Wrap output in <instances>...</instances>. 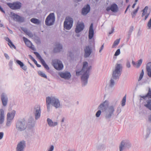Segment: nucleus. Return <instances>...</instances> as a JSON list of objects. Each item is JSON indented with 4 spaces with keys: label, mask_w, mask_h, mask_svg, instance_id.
<instances>
[{
    "label": "nucleus",
    "mask_w": 151,
    "mask_h": 151,
    "mask_svg": "<svg viewBox=\"0 0 151 151\" xmlns=\"http://www.w3.org/2000/svg\"><path fill=\"white\" fill-rule=\"evenodd\" d=\"M46 103L47 111L49 112L50 111V104H51L50 97L48 96L47 97L46 99Z\"/></svg>",
    "instance_id": "bb28decb"
},
{
    "label": "nucleus",
    "mask_w": 151,
    "mask_h": 151,
    "mask_svg": "<svg viewBox=\"0 0 151 151\" xmlns=\"http://www.w3.org/2000/svg\"><path fill=\"white\" fill-rule=\"evenodd\" d=\"M147 26L149 28V29H150L151 28V18L148 21L147 24Z\"/></svg>",
    "instance_id": "de8ad7c7"
},
{
    "label": "nucleus",
    "mask_w": 151,
    "mask_h": 151,
    "mask_svg": "<svg viewBox=\"0 0 151 151\" xmlns=\"http://www.w3.org/2000/svg\"><path fill=\"white\" fill-rule=\"evenodd\" d=\"M82 73H84V72L82 71V69L81 70V71H76V75L77 76H78L80 75H82Z\"/></svg>",
    "instance_id": "49530a36"
},
{
    "label": "nucleus",
    "mask_w": 151,
    "mask_h": 151,
    "mask_svg": "<svg viewBox=\"0 0 151 151\" xmlns=\"http://www.w3.org/2000/svg\"><path fill=\"white\" fill-rule=\"evenodd\" d=\"M22 30L25 33V32L26 33L28 31L27 29L25 28H23V29H22Z\"/></svg>",
    "instance_id": "338daca9"
},
{
    "label": "nucleus",
    "mask_w": 151,
    "mask_h": 151,
    "mask_svg": "<svg viewBox=\"0 0 151 151\" xmlns=\"http://www.w3.org/2000/svg\"><path fill=\"white\" fill-rule=\"evenodd\" d=\"M139 97H140V99L139 100L140 102H141L142 100H147V98H148L147 96V94L145 96H141L140 95Z\"/></svg>",
    "instance_id": "f704fd0d"
},
{
    "label": "nucleus",
    "mask_w": 151,
    "mask_h": 151,
    "mask_svg": "<svg viewBox=\"0 0 151 151\" xmlns=\"http://www.w3.org/2000/svg\"><path fill=\"white\" fill-rule=\"evenodd\" d=\"M143 75L140 74L139 78L138 80V81H140L142 78Z\"/></svg>",
    "instance_id": "bf43d9fd"
},
{
    "label": "nucleus",
    "mask_w": 151,
    "mask_h": 151,
    "mask_svg": "<svg viewBox=\"0 0 151 151\" xmlns=\"http://www.w3.org/2000/svg\"><path fill=\"white\" fill-rule=\"evenodd\" d=\"M25 33L29 36H31L32 35V33L29 32H28V31L27 32V33L25 32Z\"/></svg>",
    "instance_id": "0e129e2a"
},
{
    "label": "nucleus",
    "mask_w": 151,
    "mask_h": 151,
    "mask_svg": "<svg viewBox=\"0 0 151 151\" xmlns=\"http://www.w3.org/2000/svg\"><path fill=\"white\" fill-rule=\"evenodd\" d=\"M120 53V49H118L115 52L114 55L115 56H117L119 55Z\"/></svg>",
    "instance_id": "c03bdc74"
},
{
    "label": "nucleus",
    "mask_w": 151,
    "mask_h": 151,
    "mask_svg": "<svg viewBox=\"0 0 151 151\" xmlns=\"http://www.w3.org/2000/svg\"><path fill=\"white\" fill-rule=\"evenodd\" d=\"M84 57L87 58L90 55L92 52V49L89 46H86L84 49Z\"/></svg>",
    "instance_id": "aec40b11"
},
{
    "label": "nucleus",
    "mask_w": 151,
    "mask_h": 151,
    "mask_svg": "<svg viewBox=\"0 0 151 151\" xmlns=\"http://www.w3.org/2000/svg\"><path fill=\"white\" fill-rule=\"evenodd\" d=\"M96 148L98 150H102L104 148V145L103 144H100L97 146Z\"/></svg>",
    "instance_id": "ea45409f"
},
{
    "label": "nucleus",
    "mask_w": 151,
    "mask_h": 151,
    "mask_svg": "<svg viewBox=\"0 0 151 151\" xmlns=\"http://www.w3.org/2000/svg\"><path fill=\"white\" fill-rule=\"evenodd\" d=\"M16 62L20 66V67L24 71H26L27 69V67L20 60H17Z\"/></svg>",
    "instance_id": "a878e982"
},
{
    "label": "nucleus",
    "mask_w": 151,
    "mask_h": 151,
    "mask_svg": "<svg viewBox=\"0 0 151 151\" xmlns=\"http://www.w3.org/2000/svg\"><path fill=\"white\" fill-rule=\"evenodd\" d=\"M8 45L11 48L13 47L14 49H16V47L14 45L13 43L11 41L9 43H8Z\"/></svg>",
    "instance_id": "79ce46f5"
},
{
    "label": "nucleus",
    "mask_w": 151,
    "mask_h": 151,
    "mask_svg": "<svg viewBox=\"0 0 151 151\" xmlns=\"http://www.w3.org/2000/svg\"><path fill=\"white\" fill-rule=\"evenodd\" d=\"M144 106L147 109L151 111V99H149L147 100L145 102H144Z\"/></svg>",
    "instance_id": "393cba45"
},
{
    "label": "nucleus",
    "mask_w": 151,
    "mask_h": 151,
    "mask_svg": "<svg viewBox=\"0 0 151 151\" xmlns=\"http://www.w3.org/2000/svg\"><path fill=\"white\" fill-rule=\"evenodd\" d=\"M148 9V7L147 6H145L144 9L142 11H145L147 12V10Z\"/></svg>",
    "instance_id": "603ef678"
},
{
    "label": "nucleus",
    "mask_w": 151,
    "mask_h": 151,
    "mask_svg": "<svg viewBox=\"0 0 151 151\" xmlns=\"http://www.w3.org/2000/svg\"><path fill=\"white\" fill-rule=\"evenodd\" d=\"M118 7L117 5L115 3H114L111 5L110 6L107 7L106 10L107 12L111 10L114 12H116L118 11Z\"/></svg>",
    "instance_id": "dca6fc26"
},
{
    "label": "nucleus",
    "mask_w": 151,
    "mask_h": 151,
    "mask_svg": "<svg viewBox=\"0 0 151 151\" xmlns=\"http://www.w3.org/2000/svg\"><path fill=\"white\" fill-rule=\"evenodd\" d=\"M101 112V110H99L97 111L96 114V116L97 117H99L100 116Z\"/></svg>",
    "instance_id": "37998d69"
},
{
    "label": "nucleus",
    "mask_w": 151,
    "mask_h": 151,
    "mask_svg": "<svg viewBox=\"0 0 151 151\" xmlns=\"http://www.w3.org/2000/svg\"><path fill=\"white\" fill-rule=\"evenodd\" d=\"M114 27H112L111 28V32H109V35H111V34H112L113 32H114Z\"/></svg>",
    "instance_id": "13d9d810"
},
{
    "label": "nucleus",
    "mask_w": 151,
    "mask_h": 151,
    "mask_svg": "<svg viewBox=\"0 0 151 151\" xmlns=\"http://www.w3.org/2000/svg\"><path fill=\"white\" fill-rule=\"evenodd\" d=\"M90 5L88 4L86 7H84L82 9L81 13L83 15H86L90 11Z\"/></svg>",
    "instance_id": "412c9836"
},
{
    "label": "nucleus",
    "mask_w": 151,
    "mask_h": 151,
    "mask_svg": "<svg viewBox=\"0 0 151 151\" xmlns=\"http://www.w3.org/2000/svg\"><path fill=\"white\" fill-rule=\"evenodd\" d=\"M38 74L40 76L42 77L45 78H47V76L41 71H39L38 72Z\"/></svg>",
    "instance_id": "c9c22d12"
},
{
    "label": "nucleus",
    "mask_w": 151,
    "mask_h": 151,
    "mask_svg": "<svg viewBox=\"0 0 151 151\" xmlns=\"http://www.w3.org/2000/svg\"><path fill=\"white\" fill-rule=\"evenodd\" d=\"M146 69L148 76L151 78V62L147 63L146 66Z\"/></svg>",
    "instance_id": "b1692460"
},
{
    "label": "nucleus",
    "mask_w": 151,
    "mask_h": 151,
    "mask_svg": "<svg viewBox=\"0 0 151 151\" xmlns=\"http://www.w3.org/2000/svg\"><path fill=\"white\" fill-rule=\"evenodd\" d=\"M92 68L91 66H88V64L87 62L85 61L83 63L82 71L84 72L81 77L82 85L83 87L86 86L88 81V79L90 75V72Z\"/></svg>",
    "instance_id": "7ed1b4c3"
},
{
    "label": "nucleus",
    "mask_w": 151,
    "mask_h": 151,
    "mask_svg": "<svg viewBox=\"0 0 151 151\" xmlns=\"http://www.w3.org/2000/svg\"><path fill=\"white\" fill-rule=\"evenodd\" d=\"M55 17L54 13H50L46 17L45 20V24L47 26H50L53 25L55 22Z\"/></svg>",
    "instance_id": "0eeeda50"
},
{
    "label": "nucleus",
    "mask_w": 151,
    "mask_h": 151,
    "mask_svg": "<svg viewBox=\"0 0 151 151\" xmlns=\"http://www.w3.org/2000/svg\"><path fill=\"white\" fill-rule=\"evenodd\" d=\"M131 147V144L130 141L127 140H122L119 146V151L128 150Z\"/></svg>",
    "instance_id": "39448f33"
},
{
    "label": "nucleus",
    "mask_w": 151,
    "mask_h": 151,
    "mask_svg": "<svg viewBox=\"0 0 151 151\" xmlns=\"http://www.w3.org/2000/svg\"><path fill=\"white\" fill-rule=\"evenodd\" d=\"M25 147V142L24 140L21 141L17 145L16 151H24Z\"/></svg>",
    "instance_id": "4468645a"
},
{
    "label": "nucleus",
    "mask_w": 151,
    "mask_h": 151,
    "mask_svg": "<svg viewBox=\"0 0 151 151\" xmlns=\"http://www.w3.org/2000/svg\"><path fill=\"white\" fill-rule=\"evenodd\" d=\"M150 14V12L149 13H147L146 15L145 16L144 18V20H145L148 17Z\"/></svg>",
    "instance_id": "5fc2aeb1"
},
{
    "label": "nucleus",
    "mask_w": 151,
    "mask_h": 151,
    "mask_svg": "<svg viewBox=\"0 0 151 151\" xmlns=\"http://www.w3.org/2000/svg\"><path fill=\"white\" fill-rule=\"evenodd\" d=\"M5 40L6 41L8 42L9 43L11 42V41L8 37H6Z\"/></svg>",
    "instance_id": "680f3d73"
},
{
    "label": "nucleus",
    "mask_w": 151,
    "mask_h": 151,
    "mask_svg": "<svg viewBox=\"0 0 151 151\" xmlns=\"http://www.w3.org/2000/svg\"><path fill=\"white\" fill-rule=\"evenodd\" d=\"M136 65L137 68H139L141 65H140L138 63H136Z\"/></svg>",
    "instance_id": "69168bd1"
},
{
    "label": "nucleus",
    "mask_w": 151,
    "mask_h": 151,
    "mask_svg": "<svg viewBox=\"0 0 151 151\" xmlns=\"http://www.w3.org/2000/svg\"><path fill=\"white\" fill-rule=\"evenodd\" d=\"M51 105L56 108H59L60 107V102L59 99L55 97H50Z\"/></svg>",
    "instance_id": "9d476101"
},
{
    "label": "nucleus",
    "mask_w": 151,
    "mask_h": 151,
    "mask_svg": "<svg viewBox=\"0 0 151 151\" xmlns=\"http://www.w3.org/2000/svg\"><path fill=\"white\" fill-rule=\"evenodd\" d=\"M134 29L133 26H131L129 28V29L128 32V35L129 37H130L132 34V33Z\"/></svg>",
    "instance_id": "e433bc0d"
},
{
    "label": "nucleus",
    "mask_w": 151,
    "mask_h": 151,
    "mask_svg": "<svg viewBox=\"0 0 151 151\" xmlns=\"http://www.w3.org/2000/svg\"><path fill=\"white\" fill-rule=\"evenodd\" d=\"M120 40V39H117L114 42L112 47V48H114L116 46L118 45Z\"/></svg>",
    "instance_id": "7c9ffc66"
},
{
    "label": "nucleus",
    "mask_w": 151,
    "mask_h": 151,
    "mask_svg": "<svg viewBox=\"0 0 151 151\" xmlns=\"http://www.w3.org/2000/svg\"><path fill=\"white\" fill-rule=\"evenodd\" d=\"M84 28V25L83 23L78 24L75 29V32L76 33H79L82 31Z\"/></svg>",
    "instance_id": "6ab92c4d"
},
{
    "label": "nucleus",
    "mask_w": 151,
    "mask_h": 151,
    "mask_svg": "<svg viewBox=\"0 0 151 151\" xmlns=\"http://www.w3.org/2000/svg\"><path fill=\"white\" fill-rule=\"evenodd\" d=\"M126 101V96H124L122 101V106H124L125 104Z\"/></svg>",
    "instance_id": "58836bf2"
},
{
    "label": "nucleus",
    "mask_w": 151,
    "mask_h": 151,
    "mask_svg": "<svg viewBox=\"0 0 151 151\" xmlns=\"http://www.w3.org/2000/svg\"><path fill=\"white\" fill-rule=\"evenodd\" d=\"M1 99L3 105L6 106L7 104L8 98L7 95L5 93H2L1 95Z\"/></svg>",
    "instance_id": "f3484780"
},
{
    "label": "nucleus",
    "mask_w": 151,
    "mask_h": 151,
    "mask_svg": "<svg viewBox=\"0 0 151 151\" xmlns=\"http://www.w3.org/2000/svg\"><path fill=\"white\" fill-rule=\"evenodd\" d=\"M7 5L10 8L13 10L19 9L22 6L21 3L18 1L14 2L13 3H8Z\"/></svg>",
    "instance_id": "1a4fd4ad"
},
{
    "label": "nucleus",
    "mask_w": 151,
    "mask_h": 151,
    "mask_svg": "<svg viewBox=\"0 0 151 151\" xmlns=\"http://www.w3.org/2000/svg\"><path fill=\"white\" fill-rule=\"evenodd\" d=\"M0 11H1L2 12L5 13V11L3 10V8L1 7V6L0 5Z\"/></svg>",
    "instance_id": "052dcab7"
},
{
    "label": "nucleus",
    "mask_w": 151,
    "mask_h": 151,
    "mask_svg": "<svg viewBox=\"0 0 151 151\" xmlns=\"http://www.w3.org/2000/svg\"><path fill=\"white\" fill-rule=\"evenodd\" d=\"M67 55L68 57H70L71 59L73 57V52L71 51H69L68 52Z\"/></svg>",
    "instance_id": "4c0bfd02"
},
{
    "label": "nucleus",
    "mask_w": 151,
    "mask_h": 151,
    "mask_svg": "<svg viewBox=\"0 0 151 151\" xmlns=\"http://www.w3.org/2000/svg\"><path fill=\"white\" fill-rule=\"evenodd\" d=\"M121 109L120 107H118L117 108L116 112L117 113V116L121 112Z\"/></svg>",
    "instance_id": "a18cd8bd"
},
{
    "label": "nucleus",
    "mask_w": 151,
    "mask_h": 151,
    "mask_svg": "<svg viewBox=\"0 0 151 151\" xmlns=\"http://www.w3.org/2000/svg\"><path fill=\"white\" fill-rule=\"evenodd\" d=\"M26 122L24 119L18 120L16 123V127L18 131H22L27 128Z\"/></svg>",
    "instance_id": "20e7f679"
},
{
    "label": "nucleus",
    "mask_w": 151,
    "mask_h": 151,
    "mask_svg": "<svg viewBox=\"0 0 151 151\" xmlns=\"http://www.w3.org/2000/svg\"><path fill=\"white\" fill-rule=\"evenodd\" d=\"M142 14L141 17H143L146 14L147 12L145 11H142Z\"/></svg>",
    "instance_id": "4d7b16f0"
},
{
    "label": "nucleus",
    "mask_w": 151,
    "mask_h": 151,
    "mask_svg": "<svg viewBox=\"0 0 151 151\" xmlns=\"http://www.w3.org/2000/svg\"><path fill=\"white\" fill-rule=\"evenodd\" d=\"M41 112V111L40 106L39 105L35 106L34 109L33 113L35 115V119L37 120L40 118Z\"/></svg>",
    "instance_id": "9b49d317"
},
{
    "label": "nucleus",
    "mask_w": 151,
    "mask_h": 151,
    "mask_svg": "<svg viewBox=\"0 0 151 151\" xmlns=\"http://www.w3.org/2000/svg\"><path fill=\"white\" fill-rule=\"evenodd\" d=\"M93 24L91 23L90 25L88 32V38L91 39L94 35V31L93 28Z\"/></svg>",
    "instance_id": "a211bd4d"
},
{
    "label": "nucleus",
    "mask_w": 151,
    "mask_h": 151,
    "mask_svg": "<svg viewBox=\"0 0 151 151\" xmlns=\"http://www.w3.org/2000/svg\"><path fill=\"white\" fill-rule=\"evenodd\" d=\"M47 121L49 126L50 127H54L58 125L57 122H53L52 120L49 118H47Z\"/></svg>",
    "instance_id": "cd10ccee"
},
{
    "label": "nucleus",
    "mask_w": 151,
    "mask_h": 151,
    "mask_svg": "<svg viewBox=\"0 0 151 151\" xmlns=\"http://www.w3.org/2000/svg\"><path fill=\"white\" fill-rule=\"evenodd\" d=\"M34 53L36 55V57L40 60V62L43 60L38 52H34Z\"/></svg>",
    "instance_id": "473e14b6"
},
{
    "label": "nucleus",
    "mask_w": 151,
    "mask_h": 151,
    "mask_svg": "<svg viewBox=\"0 0 151 151\" xmlns=\"http://www.w3.org/2000/svg\"><path fill=\"white\" fill-rule=\"evenodd\" d=\"M15 112L14 111V112H12V113H8L7 115V122L6 123V125L9 126L11 124V121L13 119L14 116L15 115Z\"/></svg>",
    "instance_id": "f8f14e48"
},
{
    "label": "nucleus",
    "mask_w": 151,
    "mask_h": 151,
    "mask_svg": "<svg viewBox=\"0 0 151 151\" xmlns=\"http://www.w3.org/2000/svg\"><path fill=\"white\" fill-rule=\"evenodd\" d=\"M41 64L47 70H48L49 69V68L48 65L46 64L45 62L43 60H42L41 62H40Z\"/></svg>",
    "instance_id": "2f4dec72"
},
{
    "label": "nucleus",
    "mask_w": 151,
    "mask_h": 151,
    "mask_svg": "<svg viewBox=\"0 0 151 151\" xmlns=\"http://www.w3.org/2000/svg\"><path fill=\"white\" fill-rule=\"evenodd\" d=\"M14 19H16L17 21L19 22H23L24 21V18L14 13L13 15Z\"/></svg>",
    "instance_id": "4be33fe9"
},
{
    "label": "nucleus",
    "mask_w": 151,
    "mask_h": 151,
    "mask_svg": "<svg viewBox=\"0 0 151 151\" xmlns=\"http://www.w3.org/2000/svg\"><path fill=\"white\" fill-rule=\"evenodd\" d=\"M142 62V59H140L138 61V63L140 65H141Z\"/></svg>",
    "instance_id": "e2e57ef3"
},
{
    "label": "nucleus",
    "mask_w": 151,
    "mask_h": 151,
    "mask_svg": "<svg viewBox=\"0 0 151 151\" xmlns=\"http://www.w3.org/2000/svg\"><path fill=\"white\" fill-rule=\"evenodd\" d=\"M55 47L53 49V52L56 53L60 52L63 49V45L59 42H57L55 43Z\"/></svg>",
    "instance_id": "2eb2a0df"
},
{
    "label": "nucleus",
    "mask_w": 151,
    "mask_h": 151,
    "mask_svg": "<svg viewBox=\"0 0 151 151\" xmlns=\"http://www.w3.org/2000/svg\"><path fill=\"white\" fill-rule=\"evenodd\" d=\"M4 56L6 59L8 60L9 59V57L7 54L6 53H4Z\"/></svg>",
    "instance_id": "864d4df0"
},
{
    "label": "nucleus",
    "mask_w": 151,
    "mask_h": 151,
    "mask_svg": "<svg viewBox=\"0 0 151 151\" xmlns=\"http://www.w3.org/2000/svg\"><path fill=\"white\" fill-rule=\"evenodd\" d=\"M4 135V133L3 132H0V139H1Z\"/></svg>",
    "instance_id": "6e6d98bb"
},
{
    "label": "nucleus",
    "mask_w": 151,
    "mask_h": 151,
    "mask_svg": "<svg viewBox=\"0 0 151 151\" xmlns=\"http://www.w3.org/2000/svg\"><path fill=\"white\" fill-rule=\"evenodd\" d=\"M13 61L12 60H10L9 61V66L11 67H12V66L13 65Z\"/></svg>",
    "instance_id": "8fccbe9b"
},
{
    "label": "nucleus",
    "mask_w": 151,
    "mask_h": 151,
    "mask_svg": "<svg viewBox=\"0 0 151 151\" xmlns=\"http://www.w3.org/2000/svg\"><path fill=\"white\" fill-rule=\"evenodd\" d=\"M54 147L53 145H51L48 149V151H52L54 150Z\"/></svg>",
    "instance_id": "09e8293b"
},
{
    "label": "nucleus",
    "mask_w": 151,
    "mask_h": 151,
    "mask_svg": "<svg viewBox=\"0 0 151 151\" xmlns=\"http://www.w3.org/2000/svg\"><path fill=\"white\" fill-rule=\"evenodd\" d=\"M149 121L151 123V114L148 117Z\"/></svg>",
    "instance_id": "774afa93"
},
{
    "label": "nucleus",
    "mask_w": 151,
    "mask_h": 151,
    "mask_svg": "<svg viewBox=\"0 0 151 151\" xmlns=\"http://www.w3.org/2000/svg\"><path fill=\"white\" fill-rule=\"evenodd\" d=\"M109 105L108 101L106 100L100 104L98 107V109L102 110L103 111H106L105 117L106 120L109 121L111 120L112 116L114 115L115 108L114 106L111 105L109 106Z\"/></svg>",
    "instance_id": "f257e3e1"
},
{
    "label": "nucleus",
    "mask_w": 151,
    "mask_h": 151,
    "mask_svg": "<svg viewBox=\"0 0 151 151\" xmlns=\"http://www.w3.org/2000/svg\"><path fill=\"white\" fill-rule=\"evenodd\" d=\"M59 75L62 78L65 80H68L70 79L71 76L70 72L66 71L65 72H61L58 73Z\"/></svg>",
    "instance_id": "ddd939ff"
},
{
    "label": "nucleus",
    "mask_w": 151,
    "mask_h": 151,
    "mask_svg": "<svg viewBox=\"0 0 151 151\" xmlns=\"http://www.w3.org/2000/svg\"><path fill=\"white\" fill-rule=\"evenodd\" d=\"M138 9L139 7H138L136 9L134 10L133 12L131 13V14L132 18H134L135 17L136 14L138 12Z\"/></svg>",
    "instance_id": "72a5a7b5"
},
{
    "label": "nucleus",
    "mask_w": 151,
    "mask_h": 151,
    "mask_svg": "<svg viewBox=\"0 0 151 151\" xmlns=\"http://www.w3.org/2000/svg\"><path fill=\"white\" fill-rule=\"evenodd\" d=\"M23 39L25 44L27 45V47L31 48L33 50H35L36 49L34 47H32L31 45L32 44L31 42L27 38L25 37H23Z\"/></svg>",
    "instance_id": "5701e85b"
},
{
    "label": "nucleus",
    "mask_w": 151,
    "mask_h": 151,
    "mask_svg": "<svg viewBox=\"0 0 151 151\" xmlns=\"http://www.w3.org/2000/svg\"><path fill=\"white\" fill-rule=\"evenodd\" d=\"M30 21L35 24H40L41 23V22L39 19L35 18L31 19H30Z\"/></svg>",
    "instance_id": "c756f323"
},
{
    "label": "nucleus",
    "mask_w": 151,
    "mask_h": 151,
    "mask_svg": "<svg viewBox=\"0 0 151 151\" xmlns=\"http://www.w3.org/2000/svg\"><path fill=\"white\" fill-rule=\"evenodd\" d=\"M73 19L71 17H66L64 22V28L67 30L70 29L73 26Z\"/></svg>",
    "instance_id": "423d86ee"
},
{
    "label": "nucleus",
    "mask_w": 151,
    "mask_h": 151,
    "mask_svg": "<svg viewBox=\"0 0 151 151\" xmlns=\"http://www.w3.org/2000/svg\"><path fill=\"white\" fill-rule=\"evenodd\" d=\"M123 66L121 64L116 63L115 69L112 70V76L109 81V87H113L115 84V82H117L122 72Z\"/></svg>",
    "instance_id": "f03ea898"
},
{
    "label": "nucleus",
    "mask_w": 151,
    "mask_h": 151,
    "mask_svg": "<svg viewBox=\"0 0 151 151\" xmlns=\"http://www.w3.org/2000/svg\"><path fill=\"white\" fill-rule=\"evenodd\" d=\"M4 110L0 109V124H2L4 121Z\"/></svg>",
    "instance_id": "c85d7f7f"
},
{
    "label": "nucleus",
    "mask_w": 151,
    "mask_h": 151,
    "mask_svg": "<svg viewBox=\"0 0 151 151\" xmlns=\"http://www.w3.org/2000/svg\"><path fill=\"white\" fill-rule=\"evenodd\" d=\"M147 95L148 99H151V90L150 88H149L148 91Z\"/></svg>",
    "instance_id": "a19ab883"
},
{
    "label": "nucleus",
    "mask_w": 151,
    "mask_h": 151,
    "mask_svg": "<svg viewBox=\"0 0 151 151\" xmlns=\"http://www.w3.org/2000/svg\"><path fill=\"white\" fill-rule=\"evenodd\" d=\"M52 63L53 66L57 70H62L63 68V65L62 62L59 60H53Z\"/></svg>",
    "instance_id": "6e6552de"
},
{
    "label": "nucleus",
    "mask_w": 151,
    "mask_h": 151,
    "mask_svg": "<svg viewBox=\"0 0 151 151\" xmlns=\"http://www.w3.org/2000/svg\"><path fill=\"white\" fill-rule=\"evenodd\" d=\"M126 66L128 68H129L130 67L131 65L129 61H127V62Z\"/></svg>",
    "instance_id": "3c124183"
}]
</instances>
